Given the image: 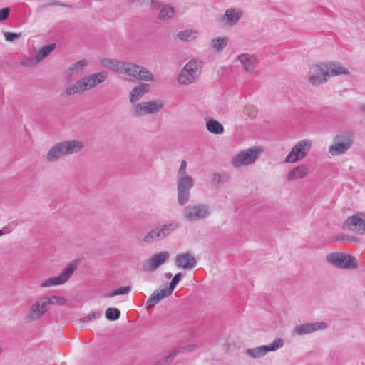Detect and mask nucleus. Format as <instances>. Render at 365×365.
Listing matches in <instances>:
<instances>
[{
    "label": "nucleus",
    "mask_w": 365,
    "mask_h": 365,
    "mask_svg": "<svg viewBox=\"0 0 365 365\" xmlns=\"http://www.w3.org/2000/svg\"><path fill=\"white\" fill-rule=\"evenodd\" d=\"M308 175V166L306 164H300L291 169L287 175L289 182H294L306 178Z\"/></svg>",
    "instance_id": "23"
},
{
    "label": "nucleus",
    "mask_w": 365,
    "mask_h": 365,
    "mask_svg": "<svg viewBox=\"0 0 365 365\" xmlns=\"http://www.w3.org/2000/svg\"><path fill=\"white\" fill-rule=\"evenodd\" d=\"M11 232V229H9L8 226L4 227L1 230H0V236L4 234H9Z\"/></svg>",
    "instance_id": "45"
},
{
    "label": "nucleus",
    "mask_w": 365,
    "mask_h": 365,
    "mask_svg": "<svg viewBox=\"0 0 365 365\" xmlns=\"http://www.w3.org/2000/svg\"><path fill=\"white\" fill-rule=\"evenodd\" d=\"M199 31L193 29H186L178 31L176 36L180 41L185 42H192L197 38Z\"/></svg>",
    "instance_id": "27"
},
{
    "label": "nucleus",
    "mask_w": 365,
    "mask_h": 365,
    "mask_svg": "<svg viewBox=\"0 0 365 365\" xmlns=\"http://www.w3.org/2000/svg\"><path fill=\"white\" fill-rule=\"evenodd\" d=\"M242 15L243 11L240 8H229L225 11L220 21L225 26L233 27L239 22Z\"/></svg>",
    "instance_id": "19"
},
{
    "label": "nucleus",
    "mask_w": 365,
    "mask_h": 365,
    "mask_svg": "<svg viewBox=\"0 0 365 365\" xmlns=\"http://www.w3.org/2000/svg\"><path fill=\"white\" fill-rule=\"evenodd\" d=\"M343 227L359 235L365 234V212H359L348 217Z\"/></svg>",
    "instance_id": "14"
},
{
    "label": "nucleus",
    "mask_w": 365,
    "mask_h": 365,
    "mask_svg": "<svg viewBox=\"0 0 365 365\" xmlns=\"http://www.w3.org/2000/svg\"><path fill=\"white\" fill-rule=\"evenodd\" d=\"M10 9L5 7L0 9V22L6 20L9 14Z\"/></svg>",
    "instance_id": "41"
},
{
    "label": "nucleus",
    "mask_w": 365,
    "mask_h": 365,
    "mask_svg": "<svg viewBox=\"0 0 365 365\" xmlns=\"http://www.w3.org/2000/svg\"><path fill=\"white\" fill-rule=\"evenodd\" d=\"M20 36V34L11 33V32H5L4 37L7 41H12L16 38H18Z\"/></svg>",
    "instance_id": "42"
},
{
    "label": "nucleus",
    "mask_w": 365,
    "mask_h": 365,
    "mask_svg": "<svg viewBox=\"0 0 365 365\" xmlns=\"http://www.w3.org/2000/svg\"><path fill=\"white\" fill-rule=\"evenodd\" d=\"M259 147H252L235 155L232 159V165L235 168L247 166L254 163L262 153Z\"/></svg>",
    "instance_id": "8"
},
{
    "label": "nucleus",
    "mask_w": 365,
    "mask_h": 365,
    "mask_svg": "<svg viewBox=\"0 0 365 365\" xmlns=\"http://www.w3.org/2000/svg\"><path fill=\"white\" fill-rule=\"evenodd\" d=\"M210 213V208L207 205L192 204L184 208L183 217L185 221L193 222L206 218Z\"/></svg>",
    "instance_id": "11"
},
{
    "label": "nucleus",
    "mask_w": 365,
    "mask_h": 365,
    "mask_svg": "<svg viewBox=\"0 0 365 365\" xmlns=\"http://www.w3.org/2000/svg\"><path fill=\"white\" fill-rule=\"evenodd\" d=\"M142 241L145 244H150L154 242L160 241L155 228L152 229L145 235H144Z\"/></svg>",
    "instance_id": "36"
},
{
    "label": "nucleus",
    "mask_w": 365,
    "mask_h": 365,
    "mask_svg": "<svg viewBox=\"0 0 365 365\" xmlns=\"http://www.w3.org/2000/svg\"><path fill=\"white\" fill-rule=\"evenodd\" d=\"M135 78L147 82H153L155 80L153 73L149 70L142 66H139Z\"/></svg>",
    "instance_id": "34"
},
{
    "label": "nucleus",
    "mask_w": 365,
    "mask_h": 365,
    "mask_svg": "<svg viewBox=\"0 0 365 365\" xmlns=\"http://www.w3.org/2000/svg\"><path fill=\"white\" fill-rule=\"evenodd\" d=\"M207 130L213 134L220 135L224 132V128L217 120L210 119L206 121Z\"/></svg>",
    "instance_id": "33"
},
{
    "label": "nucleus",
    "mask_w": 365,
    "mask_h": 365,
    "mask_svg": "<svg viewBox=\"0 0 365 365\" xmlns=\"http://www.w3.org/2000/svg\"><path fill=\"white\" fill-rule=\"evenodd\" d=\"M327 324L324 322L314 323H305L297 325L292 330L293 336H302L309 334L314 331L324 330L327 328Z\"/></svg>",
    "instance_id": "18"
},
{
    "label": "nucleus",
    "mask_w": 365,
    "mask_h": 365,
    "mask_svg": "<svg viewBox=\"0 0 365 365\" xmlns=\"http://www.w3.org/2000/svg\"><path fill=\"white\" fill-rule=\"evenodd\" d=\"M326 259L330 264L340 268L352 269L358 264L355 257L344 253H330L327 255Z\"/></svg>",
    "instance_id": "13"
},
{
    "label": "nucleus",
    "mask_w": 365,
    "mask_h": 365,
    "mask_svg": "<svg viewBox=\"0 0 365 365\" xmlns=\"http://www.w3.org/2000/svg\"><path fill=\"white\" fill-rule=\"evenodd\" d=\"M353 144V138L349 133H341L335 136L332 145L329 147V153L332 156L344 154Z\"/></svg>",
    "instance_id": "12"
},
{
    "label": "nucleus",
    "mask_w": 365,
    "mask_h": 365,
    "mask_svg": "<svg viewBox=\"0 0 365 365\" xmlns=\"http://www.w3.org/2000/svg\"><path fill=\"white\" fill-rule=\"evenodd\" d=\"M150 91V86L147 83H140L134 86L129 92L128 99L132 103H136L145 94Z\"/></svg>",
    "instance_id": "22"
},
{
    "label": "nucleus",
    "mask_w": 365,
    "mask_h": 365,
    "mask_svg": "<svg viewBox=\"0 0 365 365\" xmlns=\"http://www.w3.org/2000/svg\"><path fill=\"white\" fill-rule=\"evenodd\" d=\"M312 146V142L309 139L299 140L285 157L284 162L287 163H295L302 160L307 155Z\"/></svg>",
    "instance_id": "6"
},
{
    "label": "nucleus",
    "mask_w": 365,
    "mask_h": 365,
    "mask_svg": "<svg viewBox=\"0 0 365 365\" xmlns=\"http://www.w3.org/2000/svg\"><path fill=\"white\" fill-rule=\"evenodd\" d=\"M193 186L194 179L192 176H177V198L180 205H184L189 201L190 190Z\"/></svg>",
    "instance_id": "9"
},
{
    "label": "nucleus",
    "mask_w": 365,
    "mask_h": 365,
    "mask_svg": "<svg viewBox=\"0 0 365 365\" xmlns=\"http://www.w3.org/2000/svg\"><path fill=\"white\" fill-rule=\"evenodd\" d=\"M70 275H58L51 277L41 283L43 287H51L65 284L68 281Z\"/></svg>",
    "instance_id": "28"
},
{
    "label": "nucleus",
    "mask_w": 365,
    "mask_h": 365,
    "mask_svg": "<svg viewBox=\"0 0 365 365\" xmlns=\"http://www.w3.org/2000/svg\"><path fill=\"white\" fill-rule=\"evenodd\" d=\"M84 147L81 140H64L53 145L48 151L46 159L48 162H55L61 157L76 154Z\"/></svg>",
    "instance_id": "2"
},
{
    "label": "nucleus",
    "mask_w": 365,
    "mask_h": 365,
    "mask_svg": "<svg viewBox=\"0 0 365 365\" xmlns=\"http://www.w3.org/2000/svg\"><path fill=\"white\" fill-rule=\"evenodd\" d=\"M55 48V44L51 43L42 47L36 53L33 58H25L23 60L21 64L24 66L31 67L37 65L46 58Z\"/></svg>",
    "instance_id": "20"
},
{
    "label": "nucleus",
    "mask_w": 365,
    "mask_h": 365,
    "mask_svg": "<svg viewBox=\"0 0 365 365\" xmlns=\"http://www.w3.org/2000/svg\"><path fill=\"white\" fill-rule=\"evenodd\" d=\"M108 75L106 72H98L85 76L75 83L66 88V93L68 96L78 94L85 91L90 90L106 80Z\"/></svg>",
    "instance_id": "3"
},
{
    "label": "nucleus",
    "mask_w": 365,
    "mask_h": 365,
    "mask_svg": "<svg viewBox=\"0 0 365 365\" xmlns=\"http://www.w3.org/2000/svg\"><path fill=\"white\" fill-rule=\"evenodd\" d=\"M202 63L197 59L187 62L180 71L178 81L181 85H189L195 81L201 74Z\"/></svg>",
    "instance_id": "4"
},
{
    "label": "nucleus",
    "mask_w": 365,
    "mask_h": 365,
    "mask_svg": "<svg viewBox=\"0 0 365 365\" xmlns=\"http://www.w3.org/2000/svg\"><path fill=\"white\" fill-rule=\"evenodd\" d=\"M105 315L108 320L115 321L119 319L120 312L116 308H108L106 310Z\"/></svg>",
    "instance_id": "38"
},
{
    "label": "nucleus",
    "mask_w": 365,
    "mask_h": 365,
    "mask_svg": "<svg viewBox=\"0 0 365 365\" xmlns=\"http://www.w3.org/2000/svg\"><path fill=\"white\" fill-rule=\"evenodd\" d=\"M176 14L175 9L170 4H164L161 7L158 18L160 20L166 21L173 18Z\"/></svg>",
    "instance_id": "29"
},
{
    "label": "nucleus",
    "mask_w": 365,
    "mask_h": 365,
    "mask_svg": "<svg viewBox=\"0 0 365 365\" xmlns=\"http://www.w3.org/2000/svg\"><path fill=\"white\" fill-rule=\"evenodd\" d=\"M175 264L180 269L190 271L196 267L197 259L191 252H182L175 256Z\"/></svg>",
    "instance_id": "17"
},
{
    "label": "nucleus",
    "mask_w": 365,
    "mask_h": 365,
    "mask_svg": "<svg viewBox=\"0 0 365 365\" xmlns=\"http://www.w3.org/2000/svg\"><path fill=\"white\" fill-rule=\"evenodd\" d=\"M228 41L227 36L214 38L210 41L211 49L215 52H220L227 46Z\"/></svg>",
    "instance_id": "30"
},
{
    "label": "nucleus",
    "mask_w": 365,
    "mask_h": 365,
    "mask_svg": "<svg viewBox=\"0 0 365 365\" xmlns=\"http://www.w3.org/2000/svg\"><path fill=\"white\" fill-rule=\"evenodd\" d=\"M284 344V339L277 338L269 344L247 349L245 354L252 359H260L266 356L268 352H274L281 349Z\"/></svg>",
    "instance_id": "10"
},
{
    "label": "nucleus",
    "mask_w": 365,
    "mask_h": 365,
    "mask_svg": "<svg viewBox=\"0 0 365 365\" xmlns=\"http://www.w3.org/2000/svg\"><path fill=\"white\" fill-rule=\"evenodd\" d=\"M45 304H46V307L48 309H49L50 305H63L66 302V299L61 296L52 295L50 297H42Z\"/></svg>",
    "instance_id": "35"
},
{
    "label": "nucleus",
    "mask_w": 365,
    "mask_h": 365,
    "mask_svg": "<svg viewBox=\"0 0 365 365\" xmlns=\"http://www.w3.org/2000/svg\"><path fill=\"white\" fill-rule=\"evenodd\" d=\"M236 61L240 63L244 71L247 73H253L258 64L256 56L247 53L238 55Z\"/></svg>",
    "instance_id": "21"
},
{
    "label": "nucleus",
    "mask_w": 365,
    "mask_h": 365,
    "mask_svg": "<svg viewBox=\"0 0 365 365\" xmlns=\"http://www.w3.org/2000/svg\"><path fill=\"white\" fill-rule=\"evenodd\" d=\"M101 317V313L98 312H93L88 314L86 317L80 319L82 322H88L93 319H98Z\"/></svg>",
    "instance_id": "39"
},
{
    "label": "nucleus",
    "mask_w": 365,
    "mask_h": 365,
    "mask_svg": "<svg viewBox=\"0 0 365 365\" xmlns=\"http://www.w3.org/2000/svg\"><path fill=\"white\" fill-rule=\"evenodd\" d=\"M187 165V164L186 160H183L181 161L180 165L178 170L177 176L189 175L186 171Z\"/></svg>",
    "instance_id": "40"
},
{
    "label": "nucleus",
    "mask_w": 365,
    "mask_h": 365,
    "mask_svg": "<svg viewBox=\"0 0 365 365\" xmlns=\"http://www.w3.org/2000/svg\"><path fill=\"white\" fill-rule=\"evenodd\" d=\"M180 280L181 275H175L169 286H163L155 290L146 302L147 309L154 307L160 301L171 295L173 289Z\"/></svg>",
    "instance_id": "7"
},
{
    "label": "nucleus",
    "mask_w": 365,
    "mask_h": 365,
    "mask_svg": "<svg viewBox=\"0 0 365 365\" xmlns=\"http://www.w3.org/2000/svg\"><path fill=\"white\" fill-rule=\"evenodd\" d=\"M223 176L221 174L215 173L212 175V181L215 184H220L222 182Z\"/></svg>",
    "instance_id": "43"
},
{
    "label": "nucleus",
    "mask_w": 365,
    "mask_h": 365,
    "mask_svg": "<svg viewBox=\"0 0 365 365\" xmlns=\"http://www.w3.org/2000/svg\"><path fill=\"white\" fill-rule=\"evenodd\" d=\"M48 311L46 304L41 298L32 304L25 314L26 322L32 323L38 321Z\"/></svg>",
    "instance_id": "16"
},
{
    "label": "nucleus",
    "mask_w": 365,
    "mask_h": 365,
    "mask_svg": "<svg viewBox=\"0 0 365 365\" xmlns=\"http://www.w3.org/2000/svg\"><path fill=\"white\" fill-rule=\"evenodd\" d=\"M197 346L196 344H189L185 347H183L182 349L187 351H194L197 349Z\"/></svg>",
    "instance_id": "44"
},
{
    "label": "nucleus",
    "mask_w": 365,
    "mask_h": 365,
    "mask_svg": "<svg viewBox=\"0 0 365 365\" xmlns=\"http://www.w3.org/2000/svg\"><path fill=\"white\" fill-rule=\"evenodd\" d=\"M88 266V262L84 258H76L71 261L61 274H73L76 271H82Z\"/></svg>",
    "instance_id": "25"
},
{
    "label": "nucleus",
    "mask_w": 365,
    "mask_h": 365,
    "mask_svg": "<svg viewBox=\"0 0 365 365\" xmlns=\"http://www.w3.org/2000/svg\"><path fill=\"white\" fill-rule=\"evenodd\" d=\"M103 66L112 70L114 72L128 76L129 77L136 78L138 65L130 62L120 61L116 59L103 58L101 60Z\"/></svg>",
    "instance_id": "5"
},
{
    "label": "nucleus",
    "mask_w": 365,
    "mask_h": 365,
    "mask_svg": "<svg viewBox=\"0 0 365 365\" xmlns=\"http://www.w3.org/2000/svg\"><path fill=\"white\" fill-rule=\"evenodd\" d=\"M347 68L335 61H327L313 64L307 73L308 81L313 86L327 83L331 77L349 75Z\"/></svg>",
    "instance_id": "1"
},
{
    "label": "nucleus",
    "mask_w": 365,
    "mask_h": 365,
    "mask_svg": "<svg viewBox=\"0 0 365 365\" xmlns=\"http://www.w3.org/2000/svg\"><path fill=\"white\" fill-rule=\"evenodd\" d=\"M131 110L133 115L136 117H142L146 115H149L146 101H142L133 104Z\"/></svg>",
    "instance_id": "32"
},
{
    "label": "nucleus",
    "mask_w": 365,
    "mask_h": 365,
    "mask_svg": "<svg viewBox=\"0 0 365 365\" xmlns=\"http://www.w3.org/2000/svg\"><path fill=\"white\" fill-rule=\"evenodd\" d=\"M149 115L158 113L164 107L165 101L162 99L146 101Z\"/></svg>",
    "instance_id": "31"
},
{
    "label": "nucleus",
    "mask_w": 365,
    "mask_h": 365,
    "mask_svg": "<svg viewBox=\"0 0 365 365\" xmlns=\"http://www.w3.org/2000/svg\"><path fill=\"white\" fill-rule=\"evenodd\" d=\"M88 62L86 60L78 61L70 66L66 70V74L68 77L71 78L72 76H78L81 74L85 68L87 66Z\"/></svg>",
    "instance_id": "26"
},
{
    "label": "nucleus",
    "mask_w": 365,
    "mask_h": 365,
    "mask_svg": "<svg viewBox=\"0 0 365 365\" xmlns=\"http://www.w3.org/2000/svg\"><path fill=\"white\" fill-rule=\"evenodd\" d=\"M170 256V252L168 251H161L153 255L143 262V267L144 271L155 272L168 260Z\"/></svg>",
    "instance_id": "15"
},
{
    "label": "nucleus",
    "mask_w": 365,
    "mask_h": 365,
    "mask_svg": "<svg viewBox=\"0 0 365 365\" xmlns=\"http://www.w3.org/2000/svg\"><path fill=\"white\" fill-rule=\"evenodd\" d=\"M179 224L178 222L171 220L155 228L157 231L160 240H163L169 236L173 231L177 230Z\"/></svg>",
    "instance_id": "24"
},
{
    "label": "nucleus",
    "mask_w": 365,
    "mask_h": 365,
    "mask_svg": "<svg viewBox=\"0 0 365 365\" xmlns=\"http://www.w3.org/2000/svg\"><path fill=\"white\" fill-rule=\"evenodd\" d=\"M131 288L130 286H125L120 288H118L113 292L108 293L105 295V297L106 298H111L116 295H123V294H127L130 292Z\"/></svg>",
    "instance_id": "37"
},
{
    "label": "nucleus",
    "mask_w": 365,
    "mask_h": 365,
    "mask_svg": "<svg viewBox=\"0 0 365 365\" xmlns=\"http://www.w3.org/2000/svg\"><path fill=\"white\" fill-rule=\"evenodd\" d=\"M359 110L361 113L365 115V103L360 105Z\"/></svg>",
    "instance_id": "46"
}]
</instances>
